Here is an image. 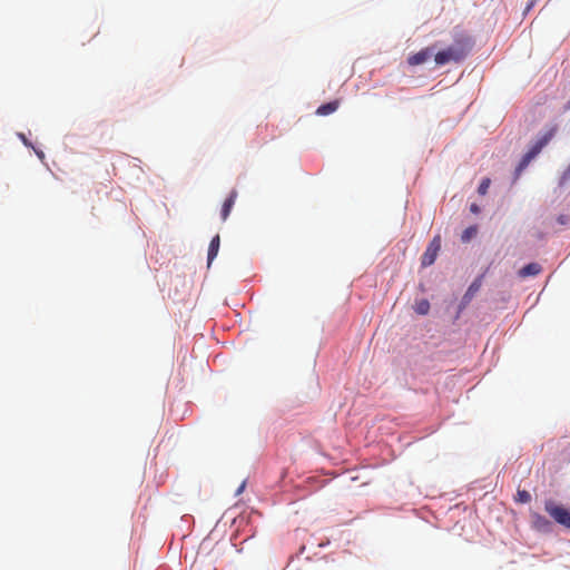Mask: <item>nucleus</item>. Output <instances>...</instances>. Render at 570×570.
<instances>
[{
    "label": "nucleus",
    "mask_w": 570,
    "mask_h": 570,
    "mask_svg": "<svg viewBox=\"0 0 570 570\" xmlns=\"http://www.w3.org/2000/svg\"><path fill=\"white\" fill-rule=\"evenodd\" d=\"M473 48V39L462 30L453 32V43L448 48L440 50L434 55V61L438 66H444L450 62H461Z\"/></svg>",
    "instance_id": "f257e3e1"
},
{
    "label": "nucleus",
    "mask_w": 570,
    "mask_h": 570,
    "mask_svg": "<svg viewBox=\"0 0 570 570\" xmlns=\"http://www.w3.org/2000/svg\"><path fill=\"white\" fill-rule=\"evenodd\" d=\"M557 131L558 125H551L542 134L538 136L535 141L531 145L529 150L523 155L522 159L520 160V164L518 166L519 171L524 169L530 164V161L541 153V150L556 136Z\"/></svg>",
    "instance_id": "f03ea898"
},
{
    "label": "nucleus",
    "mask_w": 570,
    "mask_h": 570,
    "mask_svg": "<svg viewBox=\"0 0 570 570\" xmlns=\"http://www.w3.org/2000/svg\"><path fill=\"white\" fill-rule=\"evenodd\" d=\"M557 131L558 125H551L542 134L538 136L535 141L531 145L529 150L523 155L522 159L520 160V164L518 166L519 171L524 169L530 164V161L541 153V150L556 136Z\"/></svg>",
    "instance_id": "7ed1b4c3"
},
{
    "label": "nucleus",
    "mask_w": 570,
    "mask_h": 570,
    "mask_svg": "<svg viewBox=\"0 0 570 570\" xmlns=\"http://www.w3.org/2000/svg\"><path fill=\"white\" fill-rule=\"evenodd\" d=\"M546 511L559 524L570 529V511L562 505H557L552 501H547L544 504Z\"/></svg>",
    "instance_id": "20e7f679"
},
{
    "label": "nucleus",
    "mask_w": 570,
    "mask_h": 570,
    "mask_svg": "<svg viewBox=\"0 0 570 570\" xmlns=\"http://www.w3.org/2000/svg\"><path fill=\"white\" fill-rule=\"evenodd\" d=\"M441 236L435 235L433 239L430 242L429 246L426 247L424 254L422 255V266L426 267L435 262L438 254L441 249Z\"/></svg>",
    "instance_id": "39448f33"
},
{
    "label": "nucleus",
    "mask_w": 570,
    "mask_h": 570,
    "mask_svg": "<svg viewBox=\"0 0 570 570\" xmlns=\"http://www.w3.org/2000/svg\"><path fill=\"white\" fill-rule=\"evenodd\" d=\"M432 55H433V48L426 47V48L420 50L419 52L411 55L407 58V63L410 66L422 65V63L426 62L432 57Z\"/></svg>",
    "instance_id": "423d86ee"
},
{
    "label": "nucleus",
    "mask_w": 570,
    "mask_h": 570,
    "mask_svg": "<svg viewBox=\"0 0 570 570\" xmlns=\"http://www.w3.org/2000/svg\"><path fill=\"white\" fill-rule=\"evenodd\" d=\"M532 525L535 530L541 532H550L552 528V523L539 513L532 514Z\"/></svg>",
    "instance_id": "0eeeda50"
},
{
    "label": "nucleus",
    "mask_w": 570,
    "mask_h": 570,
    "mask_svg": "<svg viewBox=\"0 0 570 570\" xmlns=\"http://www.w3.org/2000/svg\"><path fill=\"white\" fill-rule=\"evenodd\" d=\"M236 198H237V191L232 190L229 196L225 199L223 207H222V213H220L222 219L224 222L228 218V216L232 212V208L235 205Z\"/></svg>",
    "instance_id": "6e6552de"
},
{
    "label": "nucleus",
    "mask_w": 570,
    "mask_h": 570,
    "mask_svg": "<svg viewBox=\"0 0 570 570\" xmlns=\"http://www.w3.org/2000/svg\"><path fill=\"white\" fill-rule=\"evenodd\" d=\"M541 271L542 268L538 263H529L519 271V276L522 278L537 276Z\"/></svg>",
    "instance_id": "1a4fd4ad"
},
{
    "label": "nucleus",
    "mask_w": 570,
    "mask_h": 570,
    "mask_svg": "<svg viewBox=\"0 0 570 570\" xmlns=\"http://www.w3.org/2000/svg\"><path fill=\"white\" fill-rule=\"evenodd\" d=\"M219 245H220V238H219V235H216L215 237H213V239L209 243L208 256H207L208 265H210L212 262L217 256L218 250H219Z\"/></svg>",
    "instance_id": "9d476101"
},
{
    "label": "nucleus",
    "mask_w": 570,
    "mask_h": 570,
    "mask_svg": "<svg viewBox=\"0 0 570 570\" xmlns=\"http://www.w3.org/2000/svg\"><path fill=\"white\" fill-rule=\"evenodd\" d=\"M337 108H338V101L337 100L330 101L327 104L321 105L316 109V115H318V116H327V115H331L334 111H336Z\"/></svg>",
    "instance_id": "9b49d317"
},
{
    "label": "nucleus",
    "mask_w": 570,
    "mask_h": 570,
    "mask_svg": "<svg viewBox=\"0 0 570 570\" xmlns=\"http://www.w3.org/2000/svg\"><path fill=\"white\" fill-rule=\"evenodd\" d=\"M414 311L419 315H426L430 311V303L428 299H421L415 303Z\"/></svg>",
    "instance_id": "f8f14e48"
},
{
    "label": "nucleus",
    "mask_w": 570,
    "mask_h": 570,
    "mask_svg": "<svg viewBox=\"0 0 570 570\" xmlns=\"http://www.w3.org/2000/svg\"><path fill=\"white\" fill-rule=\"evenodd\" d=\"M476 233H478V227L470 226L463 230V233L461 235V240L463 243H468L476 235Z\"/></svg>",
    "instance_id": "ddd939ff"
},
{
    "label": "nucleus",
    "mask_w": 570,
    "mask_h": 570,
    "mask_svg": "<svg viewBox=\"0 0 570 570\" xmlns=\"http://www.w3.org/2000/svg\"><path fill=\"white\" fill-rule=\"evenodd\" d=\"M518 503H529L531 501V494L527 490H518L515 495Z\"/></svg>",
    "instance_id": "4468645a"
},
{
    "label": "nucleus",
    "mask_w": 570,
    "mask_h": 570,
    "mask_svg": "<svg viewBox=\"0 0 570 570\" xmlns=\"http://www.w3.org/2000/svg\"><path fill=\"white\" fill-rule=\"evenodd\" d=\"M481 286V281L480 279H475L468 288L465 295H464V299H470L480 288Z\"/></svg>",
    "instance_id": "2eb2a0df"
},
{
    "label": "nucleus",
    "mask_w": 570,
    "mask_h": 570,
    "mask_svg": "<svg viewBox=\"0 0 570 570\" xmlns=\"http://www.w3.org/2000/svg\"><path fill=\"white\" fill-rule=\"evenodd\" d=\"M490 184H491L490 178H484V179L481 181V184H480V186H479V188H478L479 194H480V195H485V194L488 193V189H489V187H490Z\"/></svg>",
    "instance_id": "dca6fc26"
},
{
    "label": "nucleus",
    "mask_w": 570,
    "mask_h": 570,
    "mask_svg": "<svg viewBox=\"0 0 570 570\" xmlns=\"http://www.w3.org/2000/svg\"><path fill=\"white\" fill-rule=\"evenodd\" d=\"M557 222L560 224V225H567L568 222H569V217L567 215H559L557 217Z\"/></svg>",
    "instance_id": "f3484780"
},
{
    "label": "nucleus",
    "mask_w": 570,
    "mask_h": 570,
    "mask_svg": "<svg viewBox=\"0 0 570 570\" xmlns=\"http://www.w3.org/2000/svg\"><path fill=\"white\" fill-rule=\"evenodd\" d=\"M470 209H471V212H472V213H475V214H478V213H479V210H480V209H479V207H478V205H475V204H472V205H471V207H470Z\"/></svg>",
    "instance_id": "a211bd4d"
},
{
    "label": "nucleus",
    "mask_w": 570,
    "mask_h": 570,
    "mask_svg": "<svg viewBox=\"0 0 570 570\" xmlns=\"http://www.w3.org/2000/svg\"><path fill=\"white\" fill-rule=\"evenodd\" d=\"M244 488H245V482H243V483L240 484V487H239V488H238V490L236 491V494L242 493V491L244 490Z\"/></svg>",
    "instance_id": "6ab92c4d"
},
{
    "label": "nucleus",
    "mask_w": 570,
    "mask_h": 570,
    "mask_svg": "<svg viewBox=\"0 0 570 570\" xmlns=\"http://www.w3.org/2000/svg\"><path fill=\"white\" fill-rule=\"evenodd\" d=\"M37 155H38V157L43 158V153L42 151L37 153Z\"/></svg>",
    "instance_id": "aec40b11"
}]
</instances>
